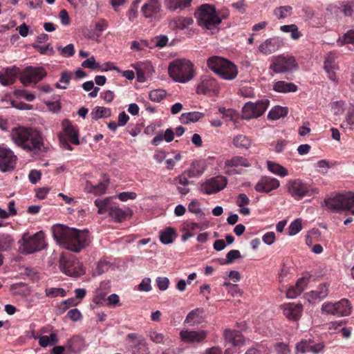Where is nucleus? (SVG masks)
<instances>
[{
    "label": "nucleus",
    "mask_w": 354,
    "mask_h": 354,
    "mask_svg": "<svg viewBox=\"0 0 354 354\" xmlns=\"http://www.w3.org/2000/svg\"><path fill=\"white\" fill-rule=\"evenodd\" d=\"M50 231L57 243L74 252H80L91 241L87 230H80L62 224L53 225Z\"/></svg>",
    "instance_id": "1"
},
{
    "label": "nucleus",
    "mask_w": 354,
    "mask_h": 354,
    "mask_svg": "<svg viewBox=\"0 0 354 354\" xmlns=\"http://www.w3.org/2000/svg\"><path fill=\"white\" fill-rule=\"evenodd\" d=\"M169 76L176 82L185 83L194 77V64L187 59H176L168 67Z\"/></svg>",
    "instance_id": "2"
},
{
    "label": "nucleus",
    "mask_w": 354,
    "mask_h": 354,
    "mask_svg": "<svg viewBox=\"0 0 354 354\" xmlns=\"http://www.w3.org/2000/svg\"><path fill=\"white\" fill-rule=\"evenodd\" d=\"M208 67L223 80H234L238 73L237 68L232 62L218 56L207 59Z\"/></svg>",
    "instance_id": "3"
},
{
    "label": "nucleus",
    "mask_w": 354,
    "mask_h": 354,
    "mask_svg": "<svg viewBox=\"0 0 354 354\" xmlns=\"http://www.w3.org/2000/svg\"><path fill=\"white\" fill-rule=\"evenodd\" d=\"M324 204L333 212L340 213L346 211V215H348V213L354 215V209H351L354 205V193L353 192L337 194L334 197L326 198L324 200Z\"/></svg>",
    "instance_id": "4"
},
{
    "label": "nucleus",
    "mask_w": 354,
    "mask_h": 354,
    "mask_svg": "<svg viewBox=\"0 0 354 354\" xmlns=\"http://www.w3.org/2000/svg\"><path fill=\"white\" fill-rule=\"evenodd\" d=\"M198 24L208 30L214 29L221 22L214 7L209 4H203L196 12Z\"/></svg>",
    "instance_id": "5"
},
{
    "label": "nucleus",
    "mask_w": 354,
    "mask_h": 354,
    "mask_svg": "<svg viewBox=\"0 0 354 354\" xmlns=\"http://www.w3.org/2000/svg\"><path fill=\"white\" fill-rule=\"evenodd\" d=\"M63 131L58 134L60 147L68 151L73 149L69 142L73 145H79V132L68 120L62 122Z\"/></svg>",
    "instance_id": "6"
},
{
    "label": "nucleus",
    "mask_w": 354,
    "mask_h": 354,
    "mask_svg": "<svg viewBox=\"0 0 354 354\" xmlns=\"http://www.w3.org/2000/svg\"><path fill=\"white\" fill-rule=\"evenodd\" d=\"M297 67L295 57L282 54L272 58L270 69L276 73H286L297 69Z\"/></svg>",
    "instance_id": "7"
},
{
    "label": "nucleus",
    "mask_w": 354,
    "mask_h": 354,
    "mask_svg": "<svg viewBox=\"0 0 354 354\" xmlns=\"http://www.w3.org/2000/svg\"><path fill=\"white\" fill-rule=\"evenodd\" d=\"M23 243L20 250L23 254H31L43 250L45 248L44 234L42 231L37 232L32 236L22 238Z\"/></svg>",
    "instance_id": "8"
},
{
    "label": "nucleus",
    "mask_w": 354,
    "mask_h": 354,
    "mask_svg": "<svg viewBox=\"0 0 354 354\" xmlns=\"http://www.w3.org/2000/svg\"><path fill=\"white\" fill-rule=\"evenodd\" d=\"M323 313L337 317L348 316L352 311V306L347 299H342L337 302H325L322 306Z\"/></svg>",
    "instance_id": "9"
},
{
    "label": "nucleus",
    "mask_w": 354,
    "mask_h": 354,
    "mask_svg": "<svg viewBox=\"0 0 354 354\" xmlns=\"http://www.w3.org/2000/svg\"><path fill=\"white\" fill-rule=\"evenodd\" d=\"M127 348L131 354H149L150 350L145 338L138 333H131L127 335Z\"/></svg>",
    "instance_id": "10"
},
{
    "label": "nucleus",
    "mask_w": 354,
    "mask_h": 354,
    "mask_svg": "<svg viewBox=\"0 0 354 354\" xmlns=\"http://www.w3.org/2000/svg\"><path fill=\"white\" fill-rule=\"evenodd\" d=\"M47 75L46 71L42 66H27L20 76L21 83L28 86L30 83L37 84L43 80Z\"/></svg>",
    "instance_id": "11"
},
{
    "label": "nucleus",
    "mask_w": 354,
    "mask_h": 354,
    "mask_svg": "<svg viewBox=\"0 0 354 354\" xmlns=\"http://www.w3.org/2000/svg\"><path fill=\"white\" fill-rule=\"evenodd\" d=\"M224 338L227 346L225 354H235L237 348L239 349L243 344V336L241 331L236 330L226 329Z\"/></svg>",
    "instance_id": "12"
},
{
    "label": "nucleus",
    "mask_w": 354,
    "mask_h": 354,
    "mask_svg": "<svg viewBox=\"0 0 354 354\" xmlns=\"http://www.w3.org/2000/svg\"><path fill=\"white\" fill-rule=\"evenodd\" d=\"M270 104L268 99H263L255 102H248L245 103V120L257 118L261 116Z\"/></svg>",
    "instance_id": "13"
},
{
    "label": "nucleus",
    "mask_w": 354,
    "mask_h": 354,
    "mask_svg": "<svg viewBox=\"0 0 354 354\" xmlns=\"http://www.w3.org/2000/svg\"><path fill=\"white\" fill-rule=\"evenodd\" d=\"M288 190L296 200H300L306 196L312 194L310 186L299 179L288 181Z\"/></svg>",
    "instance_id": "14"
},
{
    "label": "nucleus",
    "mask_w": 354,
    "mask_h": 354,
    "mask_svg": "<svg viewBox=\"0 0 354 354\" xmlns=\"http://www.w3.org/2000/svg\"><path fill=\"white\" fill-rule=\"evenodd\" d=\"M227 185V180L222 176H218L207 180L201 185V191L206 194H216L223 189Z\"/></svg>",
    "instance_id": "15"
},
{
    "label": "nucleus",
    "mask_w": 354,
    "mask_h": 354,
    "mask_svg": "<svg viewBox=\"0 0 354 354\" xmlns=\"http://www.w3.org/2000/svg\"><path fill=\"white\" fill-rule=\"evenodd\" d=\"M43 148L44 139L41 133L39 131L32 128L24 149L26 151H32L34 153H38L42 151Z\"/></svg>",
    "instance_id": "16"
},
{
    "label": "nucleus",
    "mask_w": 354,
    "mask_h": 354,
    "mask_svg": "<svg viewBox=\"0 0 354 354\" xmlns=\"http://www.w3.org/2000/svg\"><path fill=\"white\" fill-rule=\"evenodd\" d=\"M17 156L8 148L0 145V171L6 172L15 167Z\"/></svg>",
    "instance_id": "17"
},
{
    "label": "nucleus",
    "mask_w": 354,
    "mask_h": 354,
    "mask_svg": "<svg viewBox=\"0 0 354 354\" xmlns=\"http://www.w3.org/2000/svg\"><path fill=\"white\" fill-rule=\"evenodd\" d=\"M64 272L71 277H80L84 274L83 264L74 258H70L62 262Z\"/></svg>",
    "instance_id": "18"
},
{
    "label": "nucleus",
    "mask_w": 354,
    "mask_h": 354,
    "mask_svg": "<svg viewBox=\"0 0 354 354\" xmlns=\"http://www.w3.org/2000/svg\"><path fill=\"white\" fill-rule=\"evenodd\" d=\"M283 45V40L279 37L267 39L259 46V50L263 55H270L280 49Z\"/></svg>",
    "instance_id": "19"
},
{
    "label": "nucleus",
    "mask_w": 354,
    "mask_h": 354,
    "mask_svg": "<svg viewBox=\"0 0 354 354\" xmlns=\"http://www.w3.org/2000/svg\"><path fill=\"white\" fill-rule=\"evenodd\" d=\"M284 316L291 321H298L301 317L303 306L299 303H288L281 306Z\"/></svg>",
    "instance_id": "20"
},
{
    "label": "nucleus",
    "mask_w": 354,
    "mask_h": 354,
    "mask_svg": "<svg viewBox=\"0 0 354 354\" xmlns=\"http://www.w3.org/2000/svg\"><path fill=\"white\" fill-rule=\"evenodd\" d=\"M207 335L205 330H183L180 332V337L181 340L187 344L200 343L202 342Z\"/></svg>",
    "instance_id": "21"
},
{
    "label": "nucleus",
    "mask_w": 354,
    "mask_h": 354,
    "mask_svg": "<svg viewBox=\"0 0 354 354\" xmlns=\"http://www.w3.org/2000/svg\"><path fill=\"white\" fill-rule=\"evenodd\" d=\"M336 59V54L333 52H330L326 55L324 64V68L328 75V77L334 82L337 80L336 71L339 69Z\"/></svg>",
    "instance_id": "22"
},
{
    "label": "nucleus",
    "mask_w": 354,
    "mask_h": 354,
    "mask_svg": "<svg viewBox=\"0 0 354 354\" xmlns=\"http://www.w3.org/2000/svg\"><path fill=\"white\" fill-rule=\"evenodd\" d=\"M280 185L279 180L270 176H263L256 184L254 188L258 192L268 193L277 189Z\"/></svg>",
    "instance_id": "23"
},
{
    "label": "nucleus",
    "mask_w": 354,
    "mask_h": 354,
    "mask_svg": "<svg viewBox=\"0 0 354 354\" xmlns=\"http://www.w3.org/2000/svg\"><path fill=\"white\" fill-rule=\"evenodd\" d=\"M32 128L19 127L12 129L10 136L12 141L19 147L24 149L26 142L30 136V131Z\"/></svg>",
    "instance_id": "24"
},
{
    "label": "nucleus",
    "mask_w": 354,
    "mask_h": 354,
    "mask_svg": "<svg viewBox=\"0 0 354 354\" xmlns=\"http://www.w3.org/2000/svg\"><path fill=\"white\" fill-rule=\"evenodd\" d=\"M160 11V0H147L141 8V12L145 18L155 17Z\"/></svg>",
    "instance_id": "25"
},
{
    "label": "nucleus",
    "mask_w": 354,
    "mask_h": 354,
    "mask_svg": "<svg viewBox=\"0 0 354 354\" xmlns=\"http://www.w3.org/2000/svg\"><path fill=\"white\" fill-rule=\"evenodd\" d=\"M218 89V86L215 79L209 76H204L196 88V93L198 94H206L211 91L215 92Z\"/></svg>",
    "instance_id": "26"
},
{
    "label": "nucleus",
    "mask_w": 354,
    "mask_h": 354,
    "mask_svg": "<svg viewBox=\"0 0 354 354\" xmlns=\"http://www.w3.org/2000/svg\"><path fill=\"white\" fill-rule=\"evenodd\" d=\"M19 71V68L15 66L3 68L0 71V83L3 86L14 84Z\"/></svg>",
    "instance_id": "27"
},
{
    "label": "nucleus",
    "mask_w": 354,
    "mask_h": 354,
    "mask_svg": "<svg viewBox=\"0 0 354 354\" xmlns=\"http://www.w3.org/2000/svg\"><path fill=\"white\" fill-rule=\"evenodd\" d=\"M309 279L307 277L299 278L295 286L290 287L286 292L288 298H295L299 296L306 288L308 283Z\"/></svg>",
    "instance_id": "28"
},
{
    "label": "nucleus",
    "mask_w": 354,
    "mask_h": 354,
    "mask_svg": "<svg viewBox=\"0 0 354 354\" xmlns=\"http://www.w3.org/2000/svg\"><path fill=\"white\" fill-rule=\"evenodd\" d=\"M205 311L202 308H197L190 311L187 315L185 323L190 326L200 324L205 320Z\"/></svg>",
    "instance_id": "29"
},
{
    "label": "nucleus",
    "mask_w": 354,
    "mask_h": 354,
    "mask_svg": "<svg viewBox=\"0 0 354 354\" xmlns=\"http://www.w3.org/2000/svg\"><path fill=\"white\" fill-rule=\"evenodd\" d=\"M225 166L229 167L227 173L229 174H241L243 171V160L242 157H234L231 160L225 162Z\"/></svg>",
    "instance_id": "30"
},
{
    "label": "nucleus",
    "mask_w": 354,
    "mask_h": 354,
    "mask_svg": "<svg viewBox=\"0 0 354 354\" xmlns=\"http://www.w3.org/2000/svg\"><path fill=\"white\" fill-rule=\"evenodd\" d=\"M218 111L224 117L229 118L230 120L233 122L234 128H241L242 125L241 122L243 120V115L240 116L236 111L232 109H225L224 107H220Z\"/></svg>",
    "instance_id": "31"
},
{
    "label": "nucleus",
    "mask_w": 354,
    "mask_h": 354,
    "mask_svg": "<svg viewBox=\"0 0 354 354\" xmlns=\"http://www.w3.org/2000/svg\"><path fill=\"white\" fill-rule=\"evenodd\" d=\"M192 0H165V5L170 11H175L178 9L183 10L191 6Z\"/></svg>",
    "instance_id": "32"
},
{
    "label": "nucleus",
    "mask_w": 354,
    "mask_h": 354,
    "mask_svg": "<svg viewBox=\"0 0 354 354\" xmlns=\"http://www.w3.org/2000/svg\"><path fill=\"white\" fill-rule=\"evenodd\" d=\"M273 89L278 93L295 92L297 91V86L294 83L281 80L274 83Z\"/></svg>",
    "instance_id": "33"
},
{
    "label": "nucleus",
    "mask_w": 354,
    "mask_h": 354,
    "mask_svg": "<svg viewBox=\"0 0 354 354\" xmlns=\"http://www.w3.org/2000/svg\"><path fill=\"white\" fill-rule=\"evenodd\" d=\"M176 232L172 227H167L160 234V240L163 244L171 243L176 237Z\"/></svg>",
    "instance_id": "34"
},
{
    "label": "nucleus",
    "mask_w": 354,
    "mask_h": 354,
    "mask_svg": "<svg viewBox=\"0 0 354 354\" xmlns=\"http://www.w3.org/2000/svg\"><path fill=\"white\" fill-rule=\"evenodd\" d=\"M204 114L200 112L184 113L181 115L180 120L183 124H187L189 122H196L203 117Z\"/></svg>",
    "instance_id": "35"
},
{
    "label": "nucleus",
    "mask_w": 354,
    "mask_h": 354,
    "mask_svg": "<svg viewBox=\"0 0 354 354\" xmlns=\"http://www.w3.org/2000/svg\"><path fill=\"white\" fill-rule=\"evenodd\" d=\"M267 167L270 172L281 177H284L288 174V170L278 163L268 160L267 161Z\"/></svg>",
    "instance_id": "36"
},
{
    "label": "nucleus",
    "mask_w": 354,
    "mask_h": 354,
    "mask_svg": "<svg viewBox=\"0 0 354 354\" xmlns=\"http://www.w3.org/2000/svg\"><path fill=\"white\" fill-rule=\"evenodd\" d=\"M341 128L353 130L354 129V106L350 107L345 115V119L340 125Z\"/></svg>",
    "instance_id": "37"
},
{
    "label": "nucleus",
    "mask_w": 354,
    "mask_h": 354,
    "mask_svg": "<svg viewBox=\"0 0 354 354\" xmlns=\"http://www.w3.org/2000/svg\"><path fill=\"white\" fill-rule=\"evenodd\" d=\"M14 243L13 237L6 233L0 234V251H8Z\"/></svg>",
    "instance_id": "38"
},
{
    "label": "nucleus",
    "mask_w": 354,
    "mask_h": 354,
    "mask_svg": "<svg viewBox=\"0 0 354 354\" xmlns=\"http://www.w3.org/2000/svg\"><path fill=\"white\" fill-rule=\"evenodd\" d=\"M111 115V109L103 106H96L91 113L92 118L95 120L102 118H109Z\"/></svg>",
    "instance_id": "39"
},
{
    "label": "nucleus",
    "mask_w": 354,
    "mask_h": 354,
    "mask_svg": "<svg viewBox=\"0 0 354 354\" xmlns=\"http://www.w3.org/2000/svg\"><path fill=\"white\" fill-rule=\"evenodd\" d=\"M108 213L117 222H122L126 219L127 214L123 209L116 206H111L108 209Z\"/></svg>",
    "instance_id": "40"
},
{
    "label": "nucleus",
    "mask_w": 354,
    "mask_h": 354,
    "mask_svg": "<svg viewBox=\"0 0 354 354\" xmlns=\"http://www.w3.org/2000/svg\"><path fill=\"white\" fill-rule=\"evenodd\" d=\"M194 20L192 17H177L174 19V27L176 29L183 30L192 24Z\"/></svg>",
    "instance_id": "41"
},
{
    "label": "nucleus",
    "mask_w": 354,
    "mask_h": 354,
    "mask_svg": "<svg viewBox=\"0 0 354 354\" xmlns=\"http://www.w3.org/2000/svg\"><path fill=\"white\" fill-rule=\"evenodd\" d=\"M288 114V110L285 107L276 106L273 107L268 114V118L270 120H278Z\"/></svg>",
    "instance_id": "42"
},
{
    "label": "nucleus",
    "mask_w": 354,
    "mask_h": 354,
    "mask_svg": "<svg viewBox=\"0 0 354 354\" xmlns=\"http://www.w3.org/2000/svg\"><path fill=\"white\" fill-rule=\"evenodd\" d=\"M280 30L283 32H291V38L294 40H297L302 35L299 31L298 27L295 24L281 26L280 27Z\"/></svg>",
    "instance_id": "43"
},
{
    "label": "nucleus",
    "mask_w": 354,
    "mask_h": 354,
    "mask_svg": "<svg viewBox=\"0 0 354 354\" xmlns=\"http://www.w3.org/2000/svg\"><path fill=\"white\" fill-rule=\"evenodd\" d=\"M328 294V285L326 283L320 284L316 290L311 291V297L313 299H318L319 300L324 299Z\"/></svg>",
    "instance_id": "44"
},
{
    "label": "nucleus",
    "mask_w": 354,
    "mask_h": 354,
    "mask_svg": "<svg viewBox=\"0 0 354 354\" xmlns=\"http://www.w3.org/2000/svg\"><path fill=\"white\" fill-rule=\"evenodd\" d=\"M292 10L290 6H280L274 10V14L279 19H284L291 14Z\"/></svg>",
    "instance_id": "45"
},
{
    "label": "nucleus",
    "mask_w": 354,
    "mask_h": 354,
    "mask_svg": "<svg viewBox=\"0 0 354 354\" xmlns=\"http://www.w3.org/2000/svg\"><path fill=\"white\" fill-rule=\"evenodd\" d=\"M110 198H106L104 200L96 199L94 202L96 207H98L99 214L108 212V209L111 207L109 205Z\"/></svg>",
    "instance_id": "46"
},
{
    "label": "nucleus",
    "mask_w": 354,
    "mask_h": 354,
    "mask_svg": "<svg viewBox=\"0 0 354 354\" xmlns=\"http://www.w3.org/2000/svg\"><path fill=\"white\" fill-rule=\"evenodd\" d=\"M337 44L342 46L346 44H354V30H351L337 40Z\"/></svg>",
    "instance_id": "47"
},
{
    "label": "nucleus",
    "mask_w": 354,
    "mask_h": 354,
    "mask_svg": "<svg viewBox=\"0 0 354 354\" xmlns=\"http://www.w3.org/2000/svg\"><path fill=\"white\" fill-rule=\"evenodd\" d=\"M166 95V91L163 89H155L151 91L149 96V99L156 102H160Z\"/></svg>",
    "instance_id": "48"
},
{
    "label": "nucleus",
    "mask_w": 354,
    "mask_h": 354,
    "mask_svg": "<svg viewBox=\"0 0 354 354\" xmlns=\"http://www.w3.org/2000/svg\"><path fill=\"white\" fill-rule=\"evenodd\" d=\"M297 354H305L306 353H311V344L306 340H302L297 344L296 346Z\"/></svg>",
    "instance_id": "49"
},
{
    "label": "nucleus",
    "mask_w": 354,
    "mask_h": 354,
    "mask_svg": "<svg viewBox=\"0 0 354 354\" xmlns=\"http://www.w3.org/2000/svg\"><path fill=\"white\" fill-rule=\"evenodd\" d=\"M302 229L301 221L299 218H297L292 221L289 227H288V233L289 235L293 236L299 232Z\"/></svg>",
    "instance_id": "50"
},
{
    "label": "nucleus",
    "mask_w": 354,
    "mask_h": 354,
    "mask_svg": "<svg viewBox=\"0 0 354 354\" xmlns=\"http://www.w3.org/2000/svg\"><path fill=\"white\" fill-rule=\"evenodd\" d=\"M82 66L84 68H91L92 70H99L100 68V64L95 62V59L93 56L84 60L82 63Z\"/></svg>",
    "instance_id": "51"
},
{
    "label": "nucleus",
    "mask_w": 354,
    "mask_h": 354,
    "mask_svg": "<svg viewBox=\"0 0 354 354\" xmlns=\"http://www.w3.org/2000/svg\"><path fill=\"white\" fill-rule=\"evenodd\" d=\"M66 292L63 288H51L46 289V295L49 297H55L57 296L65 297Z\"/></svg>",
    "instance_id": "52"
},
{
    "label": "nucleus",
    "mask_w": 354,
    "mask_h": 354,
    "mask_svg": "<svg viewBox=\"0 0 354 354\" xmlns=\"http://www.w3.org/2000/svg\"><path fill=\"white\" fill-rule=\"evenodd\" d=\"M241 257V252L237 250H232L226 254V258L223 260L224 263H232L234 261Z\"/></svg>",
    "instance_id": "53"
},
{
    "label": "nucleus",
    "mask_w": 354,
    "mask_h": 354,
    "mask_svg": "<svg viewBox=\"0 0 354 354\" xmlns=\"http://www.w3.org/2000/svg\"><path fill=\"white\" fill-rule=\"evenodd\" d=\"M107 185L104 183H99L97 185H91L90 192L95 195H101L105 193Z\"/></svg>",
    "instance_id": "54"
},
{
    "label": "nucleus",
    "mask_w": 354,
    "mask_h": 354,
    "mask_svg": "<svg viewBox=\"0 0 354 354\" xmlns=\"http://www.w3.org/2000/svg\"><path fill=\"white\" fill-rule=\"evenodd\" d=\"M194 171L198 176H201L205 169V163L204 161L196 160L192 163Z\"/></svg>",
    "instance_id": "55"
},
{
    "label": "nucleus",
    "mask_w": 354,
    "mask_h": 354,
    "mask_svg": "<svg viewBox=\"0 0 354 354\" xmlns=\"http://www.w3.org/2000/svg\"><path fill=\"white\" fill-rule=\"evenodd\" d=\"M77 341V338L72 337L69 339L66 345V350L70 353L71 354H77L78 353V349L75 347V344Z\"/></svg>",
    "instance_id": "56"
},
{
    "label": "nucleus",
    "mask_w": 354,
    "mask_h": 354,
    "mask_svg": "<svg viewBox=\"0 0 354 354\" xmlns=\"http://www.w3.org/2000/svg\"><path fill=\"white\" fill-rule=\"evenodd\" d=\"M148 337L156 344H162L164 342L165 336L162 333H157L156 331H150Z\"/></svg>",
    "instance_id": "57"
},
{
    "label": "nucleus",
    "mask_w": 354,
    "mask_h": 354,
    "mask_svg": "<svg viewBox=\"0 0 354 354\" xmlns=\"http://www.w3.org/2000/svg\"><path fill=\"white\" fill-rule=\"evenodd\" d=\"M72 77L73 73L71 72L68 71H63L60 75L59 82L63 84L64 86H66V88H67L70 84Z\"/></svg>",
    "instance_id": "58"
},
{
    "label": "nucleus",
    "mask_w": 354,
    "mask_h": 354,
    "mask_svg": "<svg viewBox=\"0 0 354 354\" xmlns=\"http://www.w3.org/2000/svg\"><path fill=\"white\" fill-rule=\"evenodd\" d=\"M34 48L43 55H52L53 54V48L50 44H48L46 46L40 45H33Z\"/></svg>",
    "instance_id": "59"
},
{
    "label": "nucleus",
    "mask_w": 354,
    "mask_h": 354,
    "mask_svg": "<svg viewBox=\"0 0 354 354\" xmlns=\"http://www.w3.org/2000/svg\"><path fill=\"white\" fill-rule=\"evenodd\" d=\"M109 267L110 265L107 261H100L98 262L97 265L95 272L98 275L102 274V273H104L105 272L108 271Z\"/></svg>",
    "instance_id": "60"
},
{
    "label": "nucleus",
    "mask_w": 354,
    "mask_h": 354,
    "mask_svg": "<svg viewBox=\"0 0 354 354\" xmlns=\"http://www.w3.org/2000/svg\"><path fill=\"white\" fill-rule=\"evenodd\" d=\"M277 354H289L290 351L288 346L283 342H279L275 345Z\"/></svg>",
    "instance_id": "61"
},
{
    "label": "nucleus",
    "mask_w": 354,
    "mask_h": 354,
    "mask_svg": "<svg viewBox=\"0 0 354 354\" xmlns=\"http://www.w3.org/2000/svg\"><path fill=\"white\" fill-rule=\"evenodd\" d=\"M137 196L136 193L133 192H124L118 195V198L122 201H127L129 199H135Z\"/></svg>",
    "instance_id": "62"
},
{
    "label": "nucleus",
    "mask_w": 354,
    "mask_h": 354,
    "mask_svg": "<svg viewBox=\"0 0 354 354\" xmlns=\"http://www.w3.org/2000/svg\"><path fill=\"white\" fill-rule=\"evenodd\" d=\"M75 48L72 44H68L66 46L62 48L61 55L64 57H69L74 55Z\"/></svg>",
    "instance_id": "63"
},
{
    "label": "nucleus",
    "mask_w": 354,
    "mask_h": 354,
    "mask_svg": "<svg viewBox=\"0 0 354 354\" xmlns=\"http://www.w3.org/2000/svg\"><path fill=\"white\" fill-rule=\"evenodd\" d=\"M41 174L39 171L33 169L29 173L28 178L32 184H36L41 179Z\"/></svg>",
    "instance_id": "64"
}]
</instances>
